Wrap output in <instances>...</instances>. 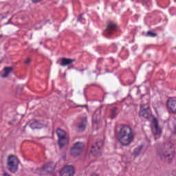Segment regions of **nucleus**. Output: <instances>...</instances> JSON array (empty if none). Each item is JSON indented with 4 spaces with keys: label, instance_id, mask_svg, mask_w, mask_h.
<instances>
[{
    "label": "nucleus",
    "instance_id": "nucleus-1",
    "mask_svg": "<svg viewBox=\"0 0 176 176\" xmlns=\"http://www.w3.org/2000/svg\"><path fill=\"white\" fill-rule=\"evenodd\" d=\"M117 138L123 146H129L134 140L133 129L127 125H122L117 133Z\"/></svg>",
    "mask_w": 176,
    "mask_h": 176
},
{
    "label": "nucleus",
    "instance_id": "nucleus-2",
    "mask_svg": "<svg viewBox=\"0 0 176 176\" xmlns=\"http://www.w3.org/2000/svg\"><path fill=\"white\" fill-rule=\"evenodd\" d=\"M171 148H173V144L168 142L164 144V148L158 152V156L162 162L170 163L173 160L174 153Z\"/></svg>",
    "mask_w": 176,
    "mask_h": 176
},
{
    "label": "nucleus",
    "instance_id": "nucleus-3",
    "mask_svg": "<svg viewBox=\"0 0 176 176\" xmlns=\"http://www.w3.org/2000/svg\"><path fill=\"white\" fill-rule=\"evenodd\" d=\"M19 159L14 155H10L7 160V167L10 173H16L19 170Z\"/></svg>",
    "mask_w": 176,
    "mask_h": 176
},
{
    "label": "nucleus",
    "instance_id": "nucleus-4",
    "mask_svg": "<svg viewBox=\"0 0 176 176\" xmlns=\"http://www.w3.org/2000/svg\"><path fill=\"white\" fill-rule=\"evenodd\" d=\"M56 134L58 137V144L60 149H63L65 145L68 144V138H67V133L61 129H58Z\"/></svg>",
    "mask_w": 176,
    "mask_h": 176
},
{
    "label": "nucleus",
    "instance_id": "nucleus-5",
    "mask_svg": "<svg viewBox=\"0 0 176 176\" xmlns=\"http://www.w3.org/2000/svg\"><path fill=\"white\" fill-rule=\"evenodd\" d=\"M151 116H152V113L151 111V108H149V104H141L139 116L142 118H144V119H149V118H151Z\"/></svg>",
    "mask_w": 176,
    "mask_h": 176
},
{
    "label": "nucleus",
    "instance_id": "nucleus-6",
    "mask_svg": "<svg viewBox=\"0 0 176 176\" xmlns=\"http://www.w3.org/2000/svg\"><path fill=\"white\" fill-rule=\"evenodd\" d=\"M85 145L82 142H76L71 150V155L74 157H76V156H79V155L82 153V151H83Z\"/></svg>",
    "mask_w": 176,
    "mask_h": 176
},
{
    "label": "nucleus",
    "instance_id": "nucleus-7",
    "mask_svg": "<svg viewBox=\"0 0 176 176\" xmlns=\"http://www.w3.org/2000/svg\"><path fill=\"white\" fill-rule=\"evenodd\" d=\"M118 28V25L113 22H109L107 24V28L104 30L103 32L104 36L105 38H109V36L113 34V31Z\"/></svg>",
    "mask_w": 176,
    "mask_h": 176
},
{
    "label": "nucleus",
    "instance_id": "nucleus-8",
    "mask_svg": "<svg viewBox=\"0 0 176 176\" xmlns=\"http://www.w3.org/2000/svg\"><path fill=\"white\" fill-rule=\"evenodd\" d=\"M60 176H74L75 168L72 165H67L60 172Z\"/></svg>",
    "mask_w": 176,
    "mask_h": 176
},
{
    "label": "nucleus",
    "instance_id": "nucleus-9",
    "mask_svg": "<svg viewBox=\"0 0 176 176\" xmlns=\"http://www.w3.org/2000/svg\"><path fill=\"white\" fill-rule=\"evenodd\" d=\"M102 146H104V141L101 140L96 142L94 146H92L91 153H93L94 156H100V154L97 151H100Z\"/></svg>",
    "mask_w": 176,
    "mask_h": 176
},
{
    "label": "nucleus",
    "instance_id": "nucleus-10",
    "mask_svg": "<svg viewBox=\"0 0 176 176\" xmlns=\"http://www.w3.org/2000/svg\"><path fill=\"white\" fill-rule=\"evenodd\" d=\"M167 108L172 113H176V100L173 98H168L167 100Z\"/></svg>",
    "mask_w": 176,
    "mask_h": 176
},
{
    "label": "nucleus",
    "instance_id": "nucleus-11",
    "mask_svg": "<svg viewBox=\"0 0 176 176\" xmlns=\"http://www.w3.org/2000/svg\"><path fill=\"white\" fill-rule=\"evenodd\" d=\"M54 170H56V164L54 162L47 163L43 166V171L45 173H53Z\"/></svg>",
    "mask_w": 176,
    "mask_h": 176
},
{
    "label": "nucleus",
    "instance_id": "nucleus-12",
    "mask_svg": "<svg viewBox=\"0 0 176 176\" xmlns=\"http://www.w3.org/2000/svg\"><path fill=\"white\" fill-rule=\"evenodd\" d=\"M72 63H75V59L63 58L60 59V65L61 67H67V65H71Z\"/></svg>",
    "mask_w": 176,
    "mask_h": 176
},
{
    "label": "nucleus",
    "instance_id": "nucleus-13",
    "mask_svg": "<svg viewBox=\"0 0 176 176\" xmlns=\"http://www.w3.org/2000/svg\"><path fill=\"white\" fill-rule=\"evenodd\" d=\"M154 135H160V134H162V131L160 130V128H159V124H157V120L154 121Z\"/></svg>",
    "mask_w": 176,
    "mask_h": 176
},
{
    "label": "nucleus",
    "instance_id": "nucleus-14",
    "mask_svg": "<svg viewBox=\"0 0 176 176\" xmlns=\"http://www.w3.org/2000/svg\"><path fill=\"white\" fill-rule=\"evenodd\" d=\"M86 123H87V117L82 118V122L78 124L79 130H85L86 129Z\"/></svg>",
    "mask_w": 176,
    "mask_h": 176
},
{
    "label": "nucleus",
    "instance_id": "nucleus-15",
    "mask_svg": "<svg viewBox=\"0 0 176 176\" xmlns=\"http://www.w3.org/2000/svg\"><path fill=\"white\" fill-rule=\"evenodd\" d=\"M13 71V67H5L4 68V72L5 74L1 75V78H8L9 76V74Z\"/></svg>",
    "mask_w": 176,
    "mask_h": 176
},
{
    "label": "nucleus",
    "instance_id": "nucleus-16",
    "mask_svg": "<svg viewBox=\"0 0 176 176\" xmlns=\"http://www.w3.org/2000/svg\"><path fill=\"white\" fill-rule=\"evenodd\" d=\"M30 126L31 129H42V125H41V123L36 120L32 122Z\"/></svg>",
    "mask_w": 176,
    "mask_h": 176
},
{
    "label": "nucleus",
    "instance_id": "nucleus-17",
    "mask_svg": "<svg viewBox=\"0 0 176 176\" xmlns=\"http://www.w3.org/2000/svg\"><path fill=\"white\" fill-rule=\"evenodd\" d=\"M142 148H144L143 145L140 146L139 147L135 148L133 155H135V157H137L140 153H141V151H142Z\"/></svg>",
    "mask_w": 176,
    "mask_h": 176
},
{
    "label": "nucleus",
    "instance_id": "nucleus-18",
    "mask_svg": "<svg viewBox=\"0 0 176 176\" xmlns=\"http://www.w3.org/2000/svg\"><path fill=\"white\" fill-rule=\"evenodd\" d=\"M116 111H118V109L116 107H113L111 110V119H113V118H116V115H118V113L116 112Z\"/></svg>",
    "mask_w": 176,
    "mask_h": 176
},
{
    "label": "nucleus",
    "instance_id": "nucleus-19",
    "mask_svg": "<svg viewBox=\"0 0 176 176\" xmlns=\"http://www.w3.org/2000/svg\"><path fill=\"white\" fill-rule=\"evenodd\" d=\"M146 36H151V38H155V36H157V34L153 33L151 31H148L146 32Z\"/></svg>",
    "mask_w": 176,
    "mask_h": 176
},
{
    "label": "nucleus",
    "instance_id": "nucleus-20",
    "mask_svg": "<svg viewBox=\"0 0 176 176\" xmlns=\"http://www.w3.org/2000/svg\"><path fill=\"white\" fill-rule=\"evenodd\" d=\"M142 3L143 5H146L147 6H148L151 3V0H143Z\"/></svg>",
    "mask_w": 176,
    "mask_h": 176
},
{
    "label": "nucleus",
    "instance_id": "nucleus-21",
    "mask_svg": "<svg viewBox=\"0 0 176 176\" xmlns=\"http://www.w3.org/2000/svg\"><path fill=\"white\" fill-rule=\"evenodd\" d=\"M30 63H31V59L30 58H28L25 61V64L28 65L30 64Z\"/></svg>",
    "mask_w": 176,
    "mask_h": 176
},
{
    "label": "nucleus",
    "instance_id": "nucleus-22",
    "mask_svg": "<svg viewBox=\"0 0 176 176\" xmlns=\"http://www.w3.org/2000/svg\"><path fill=\"white\" fill-rule=\"evenodd\" d=\"M96 113H101V111L100 110H96L93 116V118H96Z\"/></svg>",
    "mask_w": 176,
    "mask_h": 176
},
{
    "label": "nucleus",
    "instance_id": "nucleus-23",
    "mask_svg": "<svg viewBox=\"0 0 176 176\" xmlns=\"http://www.w3.org/2000/svg\"><path fill=\"white\" fill-rule=\"evenodd\" d=\"M76 108H78V107H80L81 108H87V104H84V105H77L76 106Z\"/></svg>",
    "mask_w": 176,
    "mask_h": 176
},
{
    "label": "nucleus",
    "instance_id": "nucleus-24",
    "mask_svg": "<svg viewBox=\"0 0 176 176\" xmlns=\"http://www.w3.org/2000/svg\"><path fill=\"white\" fill-rule=\"evenodd\" d=\"M173 129H174V131L172 133H173V134L176 135V125L174 126Z\"/></svg>",
    "mask_w": 176,
    "mask_h": 176
},
{
    "label": "nucleus",
    "instance_id": "nucleus-25",
    "mask_svg": "<svg viewBox=\"0 0 176 176\" xmlns=\"http://www.w3.org/2000/svg\"><path fill=\"white\" fill-rule=\"evenodd\" d=\"M82 14L78 18L77 21H82Z\"/></svg>",
    "mask_w": 176,
    "mask_h": 176
},
{
    "label": "nucleus",
    "instance_id": "nucleus-26",
    "mask_svg": "<svg viewBox=\"0 0 176 176\" xmlns=\"http://www.w3.org/2000/svg\"><path fill=\"white\" fill-rule=\"evenodd\" d=\"M32 2L36 3V2H39L41 0H32Z\"/></svg>",
    "mask_w": 176,
    "mask_h": 176
},
{
    "label": "nucleus",
    "instance_id": "nucleus-27",
    "mask_svg": "<svg viewBox=\"0 0 176 176\" xmlns=\"http://www.w3.org/2000/svg\"><path fill=\"white\" fill-rule=\"evenodd\" d=\"M6 24H10V19L8 20V22H7Z\"/></svg>",
    "mask_w": 176,
    "mask_h": 176
},
{
    "label": "nucleus",
    "instance_id": "nucleus-28",
    "mask_svg": "<svg viewBox=\"0 0 176 176\" xmlns=\"http://www.w3.org/2000/svg\"><path fill=\"white\" fill-rule=\"evenodd\" d=\"M8 124L10 125V126H12V125H13V123H12V122H8Z\"/></svg>",
    "mask_w": 176,
    "mask_h": 176
},
{
    "label": "nucleus",
    "instance_id": "nucleus-29",
    "mask_svg": "<svg viewBox=\"0 0 176 176\" xmlns=\"http://www.w3.org/2000/svg\"><path fill=\"white\" fill-rule=\"evenodd\" d=\"M79 71H80V72H83V71H85V69H80Z\"/></svg>",
    "mask_w": 176,
    "mask_h": 176
},
{
    "label": "nucleus",
    "instance_id": "nucleus-30",
    "mask_svg": "<svg viewBox=\"0 0 176 176\" xmlns=\"http://www.w3.org/2000/svg\"><path fill=\"white\" fill-rule=\"evenodd\" d=\"M155 140H156V138H155Z\"/></svg>",
    "mask_w": 176,
    "mask_h": 176
}]
</instances>
